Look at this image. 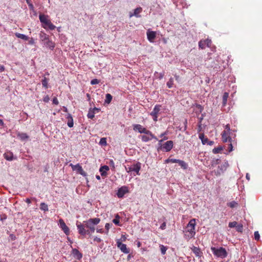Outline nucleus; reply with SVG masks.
<instances>
[{
    "label": "nucleus",
    "instance_id": "obj_1",
    "mask_svg": "<svg viewBox=\"0 0 262 262\" xmlns=\"http://www.w3.org/2000/svg\"><path fill=\"white\" fill-rule=\"evenodd\" d=\"M100 222V219L95 217L85 221L82 224H77L78 233L82 236L91 234L95 231V225L98 224Z\"/></svg>",
    "mask_w": 262,
    "mask_h": 262
},
{
    "label": "nucleus",
    "instance_id": "obj_2",
    "mask_svg": "<svg viewBox=\"0 0 262 262\" xmlns=\"http://www.w3.org/2000/svg\"><path fill=\"white\" fill-rule=\"evenodd\" d=\"M235 130L230 129V125L227 124L224 127V130L221 133L222 141L224 143H228V150L229 152L233 150V145L236 144L235 141Z\"/></svg>",
    "mask_w": 262,
    "mask_h": 262
},
{
    "label": "nucleus",
    "instance_id": "obj_3",
    "mask_svg": "<svg viewBox=\"0 0 262 262\" xmlns=\"http://www.w3.org/2000/svg\"><path fill=\"white\" fill-rule=\"evenodd\" d=\"M196 226V220L195 219L190 220L187 225L184 232V236L187 239L193 238L195 235V227Z\"/></svg>",
    "mask_w": 262,
    "mask_h": 262
},
{
    "label": "nucleus",
    "instance_id": "obj_4",
    "mask_svg": "<svg viewBox=\"0 0 262 262\" xmlns=\"http://www.w3.org/2000/svg\"><path fill=\"white\" fill-rule=\"evenodd\" d=\"M39 19L41 24V27L46 30H54L56 26L51 22L49 16L43 14H40Z\"/></svg>",
    "mask_w": 262,
    "mask_h": 262
},
{
    "label": "nucleus",
    "instance_id": "obj_5",
    "mask_svg": "<svg viewBox=\"0 0 262 262\" xmlns=\"http://www.w3.org/2000/svg\"><path fill=\"white\" fill-rule=\"evenodd\" d=\"M58 225L64 233L67 236V240L70 243V245L73 244V241L68 236L70 234V229L69 227L66 224L64 220L62 219H60L58 222ZM72 247V246H71Z\"/></svg>",
    "mask_w": 262,
    "mask_h": 262
},
{
    "label": "nucleus",
    "instance_id": "obj_6",
    "mask_svg": "<svg viewBox=\"0 0 262 262\" xmlns=\"http://www.w3.org/2000/svg\"><path fill=\"white\" fill-rule=\"evenodd\" d=\"M141 167V164L139 162H137L126 168V170L128 173H133L134 176L140 175Z\"/></svg>",
    "mask_w": 262,
    "mask_h": 262
},
{
    "label": "nucleus",
    "instance_id": "obj_7",
    "mask_svg": "<svg viewBox=\"0 0 262 262\" xmlns=\"http://www.w3.org/2000/svg\"><path fill=\"white\" fill-rule=\"evenodd\" d=\"M211 250L214 256L220 257L221 258H224L227 256V252L225 248L223 247H220L216 248L214 247L211 248Z\"/></svg>",
    "mask_w": 262,
    "mask_h": 262
},
{
    "label": "nucleus",
    "instance_id": "obj_8",
    "mask_svg": "<svg viewBox=\"0 0 262 262\" xmlns=\"http://www.w3.org/2000/svg\"><path fill=\"white\" fill-rule=\"evenodd\" d=\"M140 138L144 142H148L151 140L152 139L157 140L156 137H155L154 135L149 130H147L143 133V135H140Z\"/></svg>",
    "mask_w": 262,
    "mask_h": 262
},
{
    "label": "nucleus",
    "instance_id": "obj_9",
    "mask_svg": "<svg viewBox=\"0 0 262 262\" xmlns=\"http://www.w3.org/2000/svg\"><path fill=\"white\" fill-rule=\"evenodd\" d=\"M159 145H160V146L158 148V150L160 149L163 151L168 152L172 149L173 147V142L171 140H169L162 144L160 143Z\"/></svg>",
    "mask_w": 262,
    "mask_h": 262
},
{
    "label": "nucleus",
    "instance_id": "obj_10",
    "mask_svg": "<svg viewBox=\"0 0 262 262\" xmlns=\"http://www.w3.org/2000/svg\"><path fill=\"white\" fill-rule=\"evenodd\" d=\"M116 245L117 247L121 250L122 252L124 254H128L130 252L129 248L127 247V245L123 244L120 239H118L116 241Z\"/></svg>",
    "mask_w": 262,
    "mask_h": 262
},
{
    "label": "nucleus",
    "instance_id": "obj_11",
    "mask_svg": "<svg viewBox=\"0 0 262 262\" xmlns=\"http://www.w3.org/2000/svg\"><path fill=\"white\" fill-rule=\"evenodd\" d=\"M161 105L157 104L155 106L153 111L150 113V115L155 122L158 121V117L161 110Z\"/></svg>",
    "mask_w": 262,
    "mask_h": 262
},
{
    "label": "nucleus",
    "instance_id": "obj_12",
    "mask_svg": "<svg viewBox=\"0 0 262 262\" xmlns=\"http://www.w3.org/2000/svg\"><path fill=\"white\" fill-rule=\"evenodd\" d=\"M70 166L72 168L73 171H76L77 173L80 174L83 176L86 175V172L83 170L82 166L79 164L76 165H73L71 163Z\"/></svg>",
    "mask_w": 262,
    "mask_h": 262
},
{
    "label": "nucleus",
    "instance_id": "obj_13",
    "mask_svg": "<svg viewBox=\"0 0 262 262\" xmlns=\"http://www.w3.org/2000/svg\"><path fill=\"white\" fill-rule=\"evenodd\" d=\"M128 192V187L126 186H123L118 189L117 192V195L118 198H122L125 194Z\"/></svg>",
    "mask_w": 262,
    "mask_h": 262
},
{
    "label": "nucleus",
    "instance_id": "obj_14",
    "mask_svg": "<svg viewBox=\"0 0 262 262\" xmlns=\"http://www.w3.org/2000/svg\"><path fill=\"white\" fill-rule=\"evenodd\" d=\"M212 44L211 39H206L201 40L199 42V48L201 49H204L206 47H210Z\"/></svg>",
    "mask_w": 262,
    "mask_h": 262
},
{
    "label": "nucleus",
    "instance_id": "obj_15",
    "mask_svg": "<svg viewBox=\"0 0 262 262\" xmlns=\"http://www.w3.org/2000/svg\"><path fill=\"white\" fill-rule=\"evenodd\" d=\"M146 35L148 41L150 42H154L156 37L157 32L149 29L147 31Z\"/></svg>",
    "mask_w": 262,
    "mask_h": 262
},
{
    "label": "nucleus",
    "instance_id": "obj_16",
    "mask_svg": "<svg viewBox=\"0 0 262 262\" xmlns=\"http://www.w3.org/2000/svg\"><path fill=\"white\" fill-rule=\"evenodd\" d=\"M199 138L201 140L203 144H207L209 145H213L214 144V141L209 140L208 138L204 136V134H199Z\"/></svg>",
    "mask_w": 262,
    "mask_h": 262
},
{
    "label": "nucleus",
    "instance_id": "obj_17",
    "mask_svg": "<svg viewBox=\"0 0 262 262\" xmlns=\"http://www.w3.org/2000/svg\"><path fill=\"white\" fill-rule=\"evenodd\" d=\"M71 254L77 260H81L83 256L82 253L80 252L78 249L76 248H72L71 251Z\"/></svg>",
    "mask_w": 262,
    "mask_h": 262
},
{
    "label": "nucleus",
    "instance_id": "obj_18",
    "mask_svg": "<svg viewBox=\"0 0 262 262\" xmlns=\"http://www.w3.org/2000/svg\"><path fill=\"white\" fill-rule=\"evenodd\" d=\"M133 129L135 131H138L139 133L141 134H143L144 132H145L147 130H148L145 127H143L140 124H134L133 125Z\"/></svg>",
    "mask_w": 262,
    "mask_h": 262
},
{
    "label": "nucleus",
    "instance_id": "obj_19",
    "mask_svg": "<svg viewBox=\"0 0 262 262\" xmlns=\"http://www.w3.org/2000/svg\"><path fill=\"white\" fill-rule=\"evenodd\" d=\"M191 250L196 257H201L202 256L203 252L200 248L193 246L191 247Z\"/></svg>",
    "mask_w": 262,
    "mask_h": 262
},
{
    "label": "nucleus",
    "instance_id": "obj_20",
    "mask_svg": "<svg viewBox=\"0 0 262 262\" xmlns=\"http://www.w3.org/2000/svg\"><path fill=\"white\" fill-rule=\"evenodd\" d=\"M110 170L109 167L107 165L101 166L99 169L101 176L102 177H106L107 174V171Z\"/></svg>",
    "mask_w": 262,
    "mask_h": 262
},
{
    "label": "nucleus",
    "instance_id": "obj_21",
    "mask_svg": "<svg viewBox=\"0 0 262 262\" xmlns=\"http://www.w3.org/2000/svg\"><path fill=\"white\" fill-rule=\"evenodd\" d=\"M100 111V109L99 108H98L97 107H94L93 108H91L90 109V110L89 111V112H88V118H90V119H93L95 117V114L96 113V112H99Z\"/></svg>",
    "mask_w": 262,
    "mask_h": 262
},
{
    "label": "nucleus",
    "instance_id": "obj_22",
    "mask_svg": "<svg viewBox=\"0 0 262 262\" xmlns=\"http://www.w3.org/2000/svg\"><path fill=\"white\" fill-rule=\"evenodd\" d=\"M44 45L51 50H53L55 47V42L50 40V38L44 42Z\"/></svg>",
    "mask_w": 262,
    "mask_h": 262
},
{
    "label": "nucleus",
    "instance_id": "obj_23",
    "mask_svg": "<svg viewBox=\"0 0 262 262\" xmlns=\"http://www.w3.org/2000/svg\"><path fill=\"white\" fill-rule=\"evenodd\" d=\"M142 11V8L141 7H138L134 10V12L133 13H130L129 17H132L133 16H136V17H140V13Z\"/></svg>",
    "mask_w": 262,
    "mask_h": 262
},
{
    "label": "nucleus",
    "instance_id": "obj_24",
    "mask_svg": "<svg viewBox=\"0 0 262 262\" xmlns=\"http://www.w3.org/2000/svg\"><path fill=\"white\" fill-rule=\"evenodd\" d=\"M39 37L41 41L45 42L49 39V36L43 31H41L39 33Z\"/></svg>",
    "mask_w": 262,
    "mask_h": 262
},
{
    "label": "nucleus",
    "instance_id": "obj_25",
    "mask_svg": "<svg viewBox=\"0 0 262 262\" xmlns=\"http://www.w3.org/2000/svg\"><path fill=\"white\" fill-rule=\"evenodd\" d=\"M5 159L8 161H12L13 159V154L10 151H7L4 154Z\"/></svg>",
    "mask_w": 262,
    "mask_h": 262
},
{
    "label": "nucleus",
    "instance_id": "obj_26",
    "mask_svg": "<svg viewBox=\"0 0 262 262\" xmlns=\"http://www.w3.org/2000/svg\"><path fill=\"white\" fill-rule=\"evenodd\" d=\"M17 136L22 141L26 140L29 138V136L26 133H18Z\"/></svg>",
    "mask_w": 262,
    "mask_h": 262
},
{
    "label": "nucleus",
    "instance_id": "obj_27",
    "mask_svg": "<svg viewBox=\"0 0 262 262\" xmlns=\"http://www.w3.org/2000/svg\"><path fill=\"white\" fill-rule=\"evenodd\" d=\"M120 216L119 215V214H116L115 218L113 220V223H114L117 226H121V225L120 224Z\"/></svg>",
    "mask_w": 262,
    "mask_h": 262
},
{
    "label": "nucleus",
    "instance_id": "obj_28",
    "mask_svg": "<svg viewBox=\"0 0 262 262\" xmlns=\"http://www.w3.org/2000/svg\"><path fill=\"white\" fill-rule=\"evenodd\" d=\"M177 163H178L179 165L183 169H186L188 167L187 164L186 163H185L184 161L178 160Z\"/></svg>",
    "mask_w": 262,
    "mask_h": 262
},
{
    "label": "nucleus",
    "instance_id": "obj_29",
    "mask_svg": "<svg viewBox=\"0 0 262 262\" xmlns=\"http://www.w3.org/2000/svg\"><path fill=\"white\" fill-rule=\"evenodd\" d=\"M67 119H68L67 124H68V126L70 127H72L74 125V123H73V119L72 116L70 114H69L67 117Z\"/></svg>",
    "mask_w": 262,
    "mask_h": 262
},
{
    "label": "nucleus",
    "instance_id": "obj_30",
    "mask_svg": "<svg viewBox=\"0 0 262 262\" xmlns=\"http://www.w3.org/2000/svg\"><path fill=\"white\" fill-rule=\"evenodd\" d=\"M223 150V147L222 146H218L214 147L212 150V152L214 154L221 153Z\"/></svg>",
    "mask_w": 262,
    "mask_h": 262
},
{
    "label": "nucleus",
    "instance_id": "obj_31",
    "mask_svg": "<svg viewBox=\"0 0 262 262\" xmlns=\"http://www.w3.org/2000/svg\"><path fill=\"white\" fill-rule=\"evenodd\" d=\"M15 35L17 38L22 39L25 40H29V37H28L26 35H24L23 34H20L19 33H16L15 34Z\"/></svg>",
    "mask_w": 262,
    "mask_h": 262
},
{
    "label": "nucleus",
    "instance_id": "obj_32",
    "mask_svg": "<svg viewBox=\"0 0 262 262\" xmlns=\"http://www.w3.org/2000/svg\"><path fill=\"white\" fill-rule=\"evenodd\" d=\"M167 134L168 132L166 131L160 135V137L163 139L159 141V144H160L163 141L168 139V137L167 136Z\"/></svg>",
    "mask_w": 262,
    "mask_h": 262
},
{
    "label": "nucleus",
    "instance_id": "obj_33",
    "mask_svg": "<svg viewBox=\"0 0 262 262\" xmlns=\"http://www.w3.org/2000/svg\"><path fill=\"white\" fill-rule=\"evenodd\" d=\"M229 97V93L225 92L223 95V105L225 106L227 104V99Z\"/></svg>",
    "mask_w": 262,
    "mask_h": 262
},
{
    "label": "nucleus",
    "instance_id": "obj_34",
    "mask_svg": "<svg viewBox=\"0 0 262 262\" xmlns=\"http://www.w3.org/2000/svg\"><path fill=\"white\" fill-rule=\"evenodd\" d=\"M41 83L42 86L46 89L48 88V79L46 77H44L41 80Z\"/></svg>",
    "mask_w": 262,
    "mask_h": 262
},
{
    "label": "nucleus",
    "instance_id": "obj_35",
    "mask_svg": "<svg viewBox=\"0 0 262 262\" xmlns=\"http://www.w3.org/2000/svg\"><path fill=\"white\" fill-rule=\"evenodd\" d=\"M112 100V96L110 94H106L105 95V103L110 104Z\"/></svg>",
    "mask_w": 262,
    "mask_h": 262
},
{
    "label": "nucleus",
    "instance_id": "obj_36",
    "mask_svg": "<svg viewBox=\"0 0 262 262\" xmlns=\"http://www.w3.org/2000/svg\"><path fill=\"white\" fill-rule=\"evenodd\" d=\"M40 209L44 211H48V206L45 203H41L40 205Z\"/></svg>",
    "mask_w": 262,
    "mask_h": 262
},
{
    "label": "nucleus",
    "instance_id": "obj_37",
    "mask_svg": "<svg viewBox=\"0 0 262 262\" xmlns=\"http://www.w3.org/2000/svg\"><path fill=\"white\" fill-rule=\"evenodd\" d=\"M173 79L171 77L166 83V85L168 88H171L173 85Z\"/></svg>",
    "mask_w": 262,
    "mask_h": 262
},
{
    "label": "nucleus",
    "instance_id": "obj_38",
    "mask_svg": "<svg viewBox=\"0 0 262 262\" xmlns=\"http://www.w3.org/2000/svg\"><path fill=\"white\" fill-rule=\"evenodd\" d=\"M99 144L103 146H106L107 145V141L106 138H102L100 139Z\"/></svg>",
    "mask_w": 262,
    "mask_h": 262
},
{
    "label": "nucleus",
    "instance_id": "obj_39",
    "mask_svg": "<svg viewBox=\"0 0 262 262\" xmlns=\"http://www.w3.org/2000/svg\"><path fill=\"white\" fill-rule=\"evenodd\" d=\"M160 250H161V253L163 255L165 254H166V252L167 250L168 249V248L167 247H166V246H164L163 245H160Z\"/></svg>",
    "mask_w": 262,
    "mask_h": 262
},
{
    "label": "nucleus",
    "instance_id": "obj_40",
    "mask_svg": "<svg viewBox=\"0 0 262 262\" xmlns=\"http://www.w3.org/2000/svg\"><path fill=\"white\" fill-rule=\"evenodd\" d=\"M177 161H178L177 159H170V158H169L164 161V163L165 164H168L169 163H176L177 162Z\"/></svg>",
    "mask_w": 262,
    "mask_h": 262
},
{
    "label": "nucleus",
    "instance_id": "obj_41",
    "mask_svg": "<svg viewBox=\"0 0 262 262\" xmlns=\"http://www.w3.org/2000/svg\"><path fill=\"white\" fill-rule=\"evenodd\" d=\"M154 75L156 77V78L159 79H162L163 78L164 74V73H159L157 72H155L154 73Z\"/></svg>",
    "mask_w": 262,
    "mask_h": 262
},
{
    "label": "nucleus",
    "instance_id": "obj_42",
    "mask_svg": "<svg viewBox=\"0 0 262 262\" xmlns=\"http://www.w3.org/2000/svg\"><path fill=\"white\" fill-rule=\"evenodd\" d=\"M238 204L235 201H231L227 204L228 206L231 208H234L237 206Z\"/></svg>",
    "mask_w": 262,
    "mask_h": 262
},
{
    "label": "nucleus",
    "instance_id": "obj_43",
    "mask_svg": "<svg viewBox=\"0 0 262 262\" xmlns=\"http://www.w3.org/2000/svg\"><path fill=\"white\" fill-rule=\"evenodd\" d=\"M236 230L239 232H242L243 230V226L242 224H237L236 227Z\"/></svg>",
    "mask_w": 262,
    "mask_h": 262
},
{
    "label": "nucleus",
    "instance_id": "obj_44",
    "mask_svg": "<svg viewBox=\"0 0 262 262\" xmlns=\"http://www.w3.org/2000/svg\"><path fill=\"white\" fill-rule=\"evenodd\" d=\"M237 225V223L235 221H234V222H230L229 223V227L230 228H234V227L236 228Z\"/></svg>",
    "mask_w": 262,
    "mask_h": 262
},
{
    "label": "nucleus",
    "instance_id": "obj_45",
    "mask_svg": "<svg viewBox=\"0 0 262 262\" xmlns=\"http://www.w3.org/2000/svg\"><path fill=\"white\" fill-rule=\"evenodd\" d=\"M254 239L256 241H259L260 239V235L258 231H255L254 233Z\"/></svg>",
    "mask_w": 262,
    "mask_h": 262
},
{
    "label": "nucleus",
    "instance_id": "obj_46",
    "mask_svg": "<svg viewBox=\"0 0 262 262\" xmlns=\"http://www.w3.org/2000/svg\"><path fill=\"white\" fill-rule=\"evenodd\" d=\"M100 81L97 79H93L91 81V84L92 85L97 84L99 83Z\"/></svg>",
    "mask_w": 262,
    "mask_h": 262
},
{
    "label": "nucleus",
    "instance_id": "obj_47",
    "mask_svg": "<svg viewBox=\"0 0 262 262\" xmlns=\"http://www.w3.org/2000/svg\"><path fill=\"white\" fill-rule=\"evenodd\" d=\"M110 224L109 223H106L105 225V229L106 230L105 233L107 234L108 233L110 228Z\"/></svg>",
    "mask_w": 262,
    "mask_h": 262
},
{
    "label": "nucleus",
    "instance_id": "obj_48",
    "mask_svg": "<svg viewBox=\"0 0 262 262\" xmlns=\"http://www.w3.org/2000/svg\"><path fill=\"white\" fill-rule=\"evenodd\" d=\"M52 103L53 104H55V105H58L59 104V101H58L57 97H54L53 98Z\"/></svg>",
    "mask_w": 262,
    "mask_h": 262
},
{
    "label": "nucleus",
    "instance_id": "obj_49",
    "mask_svg": "<svg viewBox=\"0 0 262 262\" xmlns=\"http://www.w3.org/2000/svg\"><path fill=\"white\" fill-rule=\"evenodd\" d=\"M43 101L45 102H48L50 100V98L48 95H46L43 97Z\"/></svg>",
    "mask_w": 262,
    "mask_h": 262
},
{
    "label": "nucleus",
    "instance_id": "obj_50",
    "mask_svg": "<svg viewBox=\"0 0 262 262\" xmlns=\"http://www.w3.org/2000/svg\"><path fill=\"white\" fill-rule=\"evenodd\" d=\"M93 240H94V242H96L97 243H101V241H102V240L101 239V238H100L98 237H97V236L95 237L94 238V239H93Z\"/></svg>",
    "mask_w": 262,
    "mask_h": 262
},
{
    "label": "nucleus",
    "instance_id": "obj_51",
    "mask_svg": "<svg viewBox=\"0 0 262 262\" xmlns=\"http://www.w3.org/2000/svg\"><path fill=\"white\" fill-rule=\"evenodd\" d=\"M166 222H163L160 226V228L161 230H164L166 228Z\"/></svg>",
    "mask_w": 262,
    "mask_h": 262
},
{
    "label": "nucleus",
    "instance_id": "obj_52",
    "mask_svg": "<svg viewBox=\"0 0 262 262\" xmlns=\"http://www.w3.org/2000/svg\"><path fill=\"white\" fill-rule=\"evenodd\" d=\"M126 239H127V237H126V235H125V234H122V235H121V239H120L121 240V242H125V241H126Z\"/></svg>",
    "mask_w": 262,
    "mask_h": 262
},
{
    "label": "nucleus",
    "instance_id": "obj_53",
    "mask_svg": "<svg viewBox=\"0 0 262 262\" xmlns=\"http://www.w3.org/2000/svg\"><path fill=\"white\" fill-rule=\"evenodd\" d=\"M96 231H97V233H101V234L105 233V232L104 231V229H102V228H100V229L97 228V230H96Z\"/></svg>",
    "mask_w": 262,
    "mask_h": 262
},
{
    "label": "nucleus",
    "instance_id": "obj_54",
    "mask_svg": "<svg viewBox=\"0 0 262 262\" xmlns=\"http://www.w3.org/2000/svg\"><path fill=\"white\" fill-rule=\"evenodd\" d=\"M29 43L30 45H33L35 43L34 39L31 37V38L29 39Z\"/></svg>",
    "mask_w": 262,
    "mask_h": 262
},
{
    "label": "nucleus",
    "instance_id": "obj_55",
    "mask_svg": "<svg viewBox=\"0 0 262 262\" xmlns=\"http://www.w3.org/2000/svg\"><path fill=\"white\" fill-rule=\"evenodd\" d=\"M1 117H2L3 116L0 115ZM0 126L1 127H4V123L2 119H0Z\"/></svg>",
    "mask_w": 262,
    "mask_h": 262
},
{
    "label": "nucleus",
    "instance_id": "obj_56",
    "mask_svg": "<svg viewBox=\"0 0 262 262\" xmlns=\"http://www.w3.org/2000/svg\"><path fill=\"white\" fill-rule=\"evenodd\" d=\"M7 216L6 214H4L1 215V220L3 221L4 220L6 219Z\"/></svg>",
    "mask_w": 262,
    "mask_h": 262
},
{
    "label": "nucleus",
    "instance_id": "obj_57",
    "mask_svg": "<svg viewBox=\"0 0 262 262\" xmlns=\"http://www.w3.org/2000/svg\"><path fill=\"white\" fill-rule=\"evenodd\" d=\"M5 67L3 65H0V72H3L5 71Z\"/></svg>",
    "mask_w": 262,
    "mask_h": 262
},
{
    "label": "nucleus",
    "instance_id": "obj_58",
    "mask_svg": "<svg viewBox=\"0 0 262 262\" xmlns=\"http://www.w3.org/2000/svg\"><path fill=\"white\" fill-rule=\"evenodd\" d=\"M25 202L28 204H30L31 203V199L29 198H27L25 200Z\"/></svg>",
    "mask_w": 262,
    "mask_h": 262
},
{
    "label": "nucleus",
    "instance_id": "obj_59",
    "mask_svg": "<svg viewBox=\"0 0 262 262\" xmlns=\"http://www.w3.org/2000/svg\"><path fill=\"white\" fill-rule=\"evenodd\" d=\"M137 245L138 248L140 247L141 246V243L139 241H137Z\"/></svg>",
    "mask_w": 262,
    "mask_h": 262
},
{
    "label": "nucleus",
    "instance_id": "obj_60",
    "mask_svg": "<svg viewBox=\"0 0 262 262\" xmlns=\"http://www.w3.org/2000/svg\"><path fill=\"white\" fill-rule=\"evenodd\" d=\"M96 178L97 180H100V177L99 175H96Z\"/></svg>",
    "mask_w": 262,
    "mask_h": 262
},
{
    "label": "nucleus",
    "instance_id": "obj_61",
    "mask_svg": "<svg viewBox=\"0 0 262 262\" xmlns=\"http://www.w3.org/2000/svg\"><path fill=\"white\" fill-rule=\"evenodd\" d=\"M141 250H142V252H144V251H146V248H142L141 249Z\"/></svg>",
    "mask_w": 262,
    "mask_h": 262
},
{
    "label": "nucleus",
    "instance_id": "obj_62",
    "mask_svg": "<svg viewBox=\"0 0 262 262\" xmlns=\"http://www.w3.org/2000/svg\"><path fill=\"white\" fill-rule=\"evenodd\" d=\"M63 111L66 112H68V110L67 108V107H63Z\"/></svg>",
    "mask_w": 262,
    "mask_h": 262
},
{
    "label": "nucleus",
    "instance_id": "obj_63",
    "mask_svg": "<svg viewBox=\"0 0 262 262\" xmlns=\"http://www.w3.org/2000/svg\"><path fill=\"white\" fill-rule=\"evenodd\" d=\"M175 77H176V79H177L179 78V76L176 75Z\"/></svg>",
    "mask_w": 262,
    "mask_h": 262
},
{
    "label": "nucleus",
    "instance_id": "obj_64",
    "mask_svg": "<svg viewBox=\"0 0 262 262\" xmlns=\"http://www.w3.org/2000/svg\"><path fill=\"white\" fill-rule=\"evenodd\" d=\"M127 257H128V258L129 257H130V254H129V255H128Z\"/></svg>",
    "mask_w": 262,
    "mask_h": 262
}]
</instances>
